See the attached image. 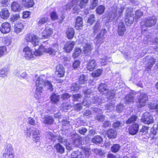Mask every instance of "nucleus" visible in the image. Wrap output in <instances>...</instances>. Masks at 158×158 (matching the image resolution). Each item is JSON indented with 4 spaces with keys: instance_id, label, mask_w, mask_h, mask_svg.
Returning a JSON list of instances; mask_svg holds the SVG:
<instances>
[{
    "instance_id": "nucleus-24",
    "label": "nucleus",
    "mask_w": 158,
    "mask_h": 158,
    "mask_svg": "<svg viewBox=\"0 0 158 158\" xmlns=\"http://www.w3.org/2000/svg\"><path fill=\"white\" fill-rule=\"evenodd\" d=\"M96 65V63L95 60H90L87 63V68L89 71H92L94 69Z\"/></svg>"
},
{
    "instance_id": "nucleus-59",
    "label": "nucleus",
    "mask_w": 158,
    "mask_h": 158,
    "mask_svg": "<svg viewBox=\"0 0 158 158\" xmlns=\"http://www.w3.org/2000/svg\"><path fill=\"white\" fill-rule=\"evenodd\" d=\"M28 123L31 125L35 126L36 125L35 120L31 117H29L28 118Z\"/></svg>"
},
{
    "instance_id": "nucleus-46",
    "label": "nucleus",
    "mask_w": 158,
    "mask_h": 158,
    "mask_svg": "<svg viewBox=\"0 0 158 158\" xmlns=\"http://www.w3.org/2000/svg\"><path fill=\"white\" fill-rule=\"evenodd\" d=\"M87 80L86 77L83 74L81 75L79 79V84H85L86 81Z\"/></svg>"
},
{
    "instance_id": "nucleus-9",
    "label": "nucleus",
    "mask_w": 158,
    "mask_h": 158,
    "mask_svg": "<svg viewBox=\"0 0 158 158\" xmlns=\"http://www.w3.org/2000/svg\"><path fill=\"white\" fill-rule=\"evenodd\" d=\"M156 20L155 16L148 17L146 19L145 25L147 27H152L156 24Z\"/></svg>"
},
{
    "instance_id": "nucleus-17",
    "label": "nucleus",
    "mask_w": 158,
    "mask_h": 158,
    "mask_svg": "<svg viewBox=\"0 0 158 158\" xmlns=\"http://www.w3.org/2000/svg\"><path fill=\"white\" fill-rule=\"evenodd\" d=\"M0 30L3 34L9 33L10 31V24L7 22L3 23L1 26Z\"/></svg>"
},
{
    "instance_id": "nucleus-34",
    "label": "nucleus",
    "mask_w": 158,
    "mask_h": 158,
    "mask_svg": "<svg viewBox=\"0 0 158 158\" xmlns=\"http://www.w3.org/2000/svg\"><path fill=\"white\" fill-rule=\"evenodd\" d=\"M43 122L46 124H51L54 122V120L52 116H46L43 118Z\"/></svg>"
},
{
    "instance_id": "nucleus-58",
    "label": "nucleus",
    "mask_w": 158,
    "mask_h": 158,
    "mask_svg": "<svg viewBox=\"0 0 158 158\" xmlns=\"http://www.w3.org/2000/svg\"><path fill=\"white\" fill-rule=\"evenodd\" d=\"M123 126V124L119 121H117L113 124V127L115 128L121 127Z\"/></svg>"
},
{
    "instance_id": "nucleus-64",
    "label": "nucleus",
    "mask_w": 158,
    "mask_h": 158,
    "mask_svg": "<svg viewBox=\"0 0 158 158\" xmlns=\"http://www.w3.org/2000/svg\"><path fill=\"white\" fill-rule=\"evenodd\" d=\"M19 18V15L18 14H16L12 15L10 19L12 21L14 22L17 20Z\"/></svg>"
},
{
    "instance_id": "nucleus-14",
    "label": "nucleus",
    "mask_w": 158,
    "mask_h": 158,
    "mask_svg": "<svg viewBox=\"0 0 158 158\" xmlns=\"http://www.w3.org/2000/svg\"><path fill=\"white\" fill-rule=\"evenodd\" d=\"M75 44V42L73 41H67L65 44L64 49L67 52H69L73 49Z\"/></svg>"
},
{
    "instance_id": "nucleus-43",
    "label": "nucleus",
    "mask_w": 158,
    "mask_h": 158,
    "mask_svg": "<svg viewBox=\"0 0 158 158\" xmlns=\"http://www.w3.org/2000/svg\"><path fill=\"white\" fill-rule=\"evenodd\" d=\"M137 118V117L135 115L131 116L126 121L127 124H129L131 123H134L136 121Z\"/></svg>"
},
{
    "instance_id": "nucleus-52",
    "label": "nucleus",
    "mask_w": 158,
    "mask_h": 158,
    "mask_svg": "<svg viewBox=\"0 0 158 158\" xmlns=\"http://www.w3.org/2000/svg\"><path fill=\"white\" fill-rule=\"evenodd\" d=\"M88 0H80L79 5L81 8H84L87 4Z\"/></svg>"
},
{
    "instance_id": "nucleus-38",
    "label": "nucleus",
    "mask_w": 158,
    "mask_h": 158,
    "mask_svg": "<svg viewBox=\"0 0 158 158\" xmlns=\"http://www.w3.org/2000/svg\"><path fill=\"white\" fill-rule=\"evenodd\" d=\"M48 20V18L47 17L41 18L38 21V24L39 26L47 22Z\"/></svg>"
},
{
    "instance_id": "nucleus-41",
    "label": "nucleus",
    "mask_w": 158,
    "mask_h": 158,
    "mask_svg": "<svg viewBox=\"0 0 158 158\" xmlns=\"http://www.w3.org/2000/svg\"><path fill=\"white\" fill-rule=\"evenodd\" d=\"M101 26L100 22L97 21L94 27H93V30L94 33H96L100 29Z\"/></svg>"
},
{
    "instance_id": "nucleus-15",
    "label": "nucleus",
    "mask_w": 158,
    "mask_h": 158,
    "mask_svg": "<svg viewBox=\"0 0 158 158\" xmlns=\"http://www.w3.org/2000/svg\"><path fill=\"white\" fill-rule=\"evenodd\" d=\"M24 52V57L27 60L31 59L34 57V55L32 54V52L30 48L26 47L23 49Z\"/></svg>"
},
{
    "instance_id": "nucleus-62",
    "label": "nucleus",
    "mask_w": 158,
    "mask_h": 158,
    "mask_svg": "<svg viewBox=\"0 0 158 158\" xmlns=\"http://www.w3.org/2000/svg\"><path fill=\"white\" fill-rule=\"evenodd\" d=\"M81 96H82L80 94H74L72 97L73 100L74 101H77L81 98Z\"/></svg>"
},
{
    "instance_id": "nucleus-27",
    "label": "nucleus",
    "mask_w": 158,
    "mask_h": 158,
    "mask_svg": "<svg viewBox=\"0 0 158 158\" xmlns=\"http://www.w3.org/2000/svg\"><path fill=\"white\" fill-rule=\"evenodd\" d=\"M45 51V45L44 43L38 49L35 50L34 52L35 56H37L42 55Z\"/></svg>"
},
{
    "instance_id": "nucleus-2",
    "label": "nucleus",
    "mask_w": 158,
    "mask_h": 158,
    "mask_svg": "<svg viewBox=\"0 0 158 158\" xmlns=\"http://www.w3.org/2000/svg\"><path fill=\"white\" fill-rule=\"evenodd\" d=\"M124 8V6H121L117 11V6L116 5H114L110 9V12L107 15L108 19L112 20L116 16L117 13H118V15L119 16L122 15L123 12Z\"/></svg>"
},
{
    "instance_id": "nucleus-53",
    "label": "nucleus",
    "mask_w": 158,
    "mask_h": 158,
    "mask_svg": "<svg viewBox=\"0 0 158 158\" xmlns=\"http://www.w3.org/2000/svg\"><path fill=\"white\" fill-rule=\"evenodd\" d=\"M7 48L5 46H0V57L2 56L6 52Z\"/></svg>"
},
{
    "instance_id": "nucleus-32",
    "label": "nucleus",
    "mask_w": 158,
    "mask_h": 158,
    "mask_svg": "<svg viewBox=\"0 0 158 158\" xmlns=\"http://www.w3.org/2000/svg\"><path fill=\"white\" fill-rule=\"evenodd\" d=\"M54 148H55L57 152L60 154H62L64 152V147L59 143L55 145L54 146Z\"/></svg>"
},
{
    "instance_id": "nucleus-51",
    "label": "nucleus",
    "mask_w": 158,
    "mask_h": 158,
    "mask_svg": "<svg viewBox=\"0 0 158 158\" xmlns=\"http://www.w3.org/2000/svg\"><path fill=\"white\" fill-rule=\"evenodd\" d=\"M108 59V58L106 56H104V57L102 59H100L99 60V62H100L101 65L103 66L107 64Z\"/></svg>"
},
{
    "instance_id": "nucleus-42",
    "label": "nucleus",
    "mask_w": 158,
    "mask_h": 158,
    "mask_svg": "<svg viewBox=\"0 0 158 158\" xmlns=\"http://www.w3.org/2000/svg\"><path fill=\"white\" fill-rule=\"evenodd\" d=\"M125 101L126 103H128L134 101V97L131 94L127 95L125 98Z\"/></svg>"
},
{
    "instance_id": "nucleus-61",
    "label": "nucleus",
    "mask_w": 158,
    "mask_h": 158,
    "mask_svg": "<svg viewBox=\"0 0 158 158\" xmlns=\"http://www.w3.org/2000/svg\"><path fill=\"white\" fill-rule=\"evenodd\" d=\"M114 107L113 105L111 104L106 105L105 106V109L107 110V111H110L114 109Z\"/></svg>"
},
{
    "instance_id": "nucleus-57",
    "label": "nucleus",
    "mask_w": 158,
    "mask_h": 158,
    "mask_svg": "<svg viewBox=\"0 0 158 158\" xmlns=\"http://www.w3.org/2000/svg\"><path fill=\"white\" fill-rule=\"evenodd\" d=\"M124 106L123 105L120 103L116 107V110L118 113L121 112L123 110Z\"/></svg>"
},
{
    "instance_id": "nucleus-56",
    "label": "nucleus",
    "mask_w": 158,
    "mask_h": 158,
    "mask_svg": "<svg viewBox=\"0 0 158 158\" xmlns=\"http://www.w3.org/2000/svg\"><path fill=\"white\" fill-rule=\"evenodd\" d=\"M79 42L80 43L82 44V46L84 44H86L87 43H88L85 37H84V36L82 35L79 36Z\"/></svg>"
},
{
    "instance_id": "nucleus-35",
    "label": "nucleus",
    "mask_w": 158,
    "mask_h": 158,
    "mask_svg": "<svg viewBox=\"0 0 158 158\" xmlns=\"http://www.w3.org/2000/svg\"><path fill=\"white\" fill-rule=\"evenodd\" d=\"M46 138L51 141H55V139L57 138L56 136H55L53 133L50 132H47L45 134Z\"/></svg>"
},
{
    "instance_id": "nucleus-29",
    "label": "nucleus",
    "mask_w": 158,
    "mask_h": 158,
    "mask_svg": "<svg viewBox=\"0 0 158 158\" xmlns=\"http://www.w3.org/2000/svg\"><path fill=\"white\" fill-rule=\"evenodd\" d=\"M22 2L24 6L27 8L32 7L34 4L33 0H23Z\"/></svg>"
},
{
    "instance_id": "nucleus-28",
    "label": "nucleus",
    "mask_w": 158,
    "mask_h": 158,
    "mask_svg": "<svg viewBox=\"0 0 158 158\" xmlns=\"http://www.w3.org/2000/svg\"><path fill=\"white\" fill-rule=\"evenodd\" d=\"M12 10L15 12H18L20 10L21 8L20 4L17 2H13L11 5Z\"/></svg>"
},
{
    "instance_id": "nucleus-4",
    "label": "nucleus",
    "mask_w": 158,
    "mask_h": 158,
    "mask_svg": "<svg viewBox=\"0 0 158 158\" xmlns=\"http://www.w3.org/2000/svg\"><path fill=\"white\" fill-rule=\"evenodd\" d=\"M106 85L104 83H101L99 86L98 89L99 91L103 94H106L107 98L109 100L114 98L115 91L114 90H108Z\"/></svg>"
},
{
    "instance_id": "nucleus-50",
    "label": "nucleus",
    "mask_w": 158,
    "mask_h": 158,
    "mask_svg": "<svg viewBox=\"0 0 158 158\" xmlns=\"http://www.w3.org/2000/svg\"><path fill=\"white\" fill-rule=\"evenodd\" d=\"M120 147L118 144H114L111 148V151L113 152H117L119 149Z\"/></svg>"
},
{
    "instance_id": "nucleus-7",
    "label": "nucleus",
    "mask_w": 158,
    "mask_h": 158,
    "mask_svg": "<svg viewBox=\"0 0 158 158\" xmlns=\"http://www.w3.org/2000/svg\"><path fill=\"white\" fill-rule=\"evenodd\" d=\"M141 120L143 123L147 124H152L154 122L152 116L148 112H145L142 115Z\"/></svg>"
},
{
    "instance_id": "nucleus-39",
    "label": "nucleus",
    "mask_w": 158,
    "mask_h": 158,
    "mask_svg": "<svg viewBox=\"0 0 158 158\" xmlns=\"http://www.w3.org/2000/svg\"><path fill=\"white\" fill-rule=\"evenodd\" d=\"M143 15V12L140 10H137L135 12V16H134L135 20L137 21Z\"/></svg>"
},
{
    "instance_id": "nucleus-49",
    "label": "nucleus",
    "mask_w": 158,
    "mask_h": 158,
    "mask_svg": "<svg viewBox=\"0 0 158 158\" xmlns=\"http://www.w3.org/2000/svg\"><path fill=\"white\" fill-rule=\"evenodd\" d=\"M80 86L78 85L77 84L74 83L72 84L71 87V89L72 91H76L78 90L80 88Z\"/></svg>"
},
{
    "instance_id": "nucleus-31",
    "label": "nucleus",
    "mask_w": 158,
    "mask_h": 158,
    "mask_svg": "<svg viewBox=\"0 0 158 158\" xmlns=\"http://www.w3.org/2000/svg\"><path fill=\"white\" fill-rule=\"evenodd\" d=\"M50 99L53 102L57 104L60 101V97L58 94H53L50 97Z\"/></svg>"
},
{
    "instance_id": "nucleus-37",
    "label": "nucleus",
    "mask_w": 158,
    "mask_h": 158,
    "mask_svg": "<svg viewBox=\"0 0 158 158\" xmlns=\"http://www.w3.org/2000/svg\"><path fill=\"white\" fill-rule=\"evenodd\" d=\"M9 70L6 68H4L0 70V76L1 77H4L6 76L8 73Z\"/></svg>"
},
{
    "instance_id": "nucleus-47",
    "label": "nucleus",
    "mask_w": 158,
    "mask_h": 158,
    "mask_svg": "<svg viewBox=\"0 0 158 158\" xmlns=\"http://www.w3.org/2000/svg\"><path fill=\"white\" fill-rule=\"evenodd\" d=\"M81 49L79 48H76L74 51V53L73 54V57L75 58L79 56L81 52Z\"/></svg>"
},
{
    "instance_id": "nucleus-23",
    "label": "nucleus",
    "mask_w": 158,
    "mask_h": 158,
    "mask_svg": "<svg viewBox=\"0 0 158 158\" xmlns=\"http://www.w3.org/2000/svg\"><path fill=\"white\" fill-rule=\"evenodd\" d=\"M52 29L46 27L42 33V35L44 38H47L51 36L52 34Z\"/></svg>"
},
{
    "instance_id": "nucleus-44",
    "label": "nucleus",
    "mask_w": 158,
    "mask_h": 158,
    "mask_svg": "<svg viewBox=\"0 0 158 158\" xmlns=\"http://www.w3.org/2000/svg\"><path fill=\"white\" fill-rule=\"evenodd\" d=\"M102 72V69H98L92 73V76L93 77H98L101 75Z\"/></svg>"
},
{
    "instance_id": "nucleus-48",
    "label": "nucleus",
    "mask_w": 158,
    "mask_h": 158,
    "mask_svg": "<svg viewBox=\"0 0 158 158\" xmlns=\"http://www.w3.org/2000/svg\"><path fill=\"white\" fill-rule=\"evenodd\" d=\"M90 3V8L92 9H94L98 5V0H91Z\"/></svg>"
},
{
    "instance_id": "nucleus-36",
    "label": "nucleus",
    "mask_w": 158,
    "mask_h": 158,
    "mask_svg": "<svg viewBox=\"0 0 158 158\" xmlns=\"http://www.w3.org/2000/svg\"><path fill=\"white\" fill-rule=\"evenodd\" d=\"M103 141L102 139L99 135L95 136L92 139L91 141L92 143L96 144L101 143Z\"/></svg>"
},
{
    "instance_id": "nucleus-1",
    "label": "nucleus",
    "mask_w": 158,
    "mask_h": 158,
    "mask_svg": "<svg viewBox=\"0 0 158 158\" xmlns=\"http://www.w3.org/2000/svg\"><path fill=\"white\" fill-rule=\"evenodd\" d=\"M45 85L48 89L50 91L53 90L52 85L48 81H44L41 77H37L35 83L36 89L35 94H40L42 92L43 87Z\"/></svg>"
},
{
    "instance_id": "nucleus-63",
    "label": "nucleus",
    "mask_w": 158,
    "mask_h": 158,
    "mask_svg": "<svg viewBox=\"0 0 158 158\" xmlns=\"http://www.w3.org/2000/svg\"><path fill=\"white\" fill-rule=\"evenodd\" d=\"M148 107L150 109L154 110L157 107V105L156 103L151 102L148 104Z\"/></svg>"
},
{
    "instance_id": "nucleus-18",
    "label": "nucleus",
    "mask_w": 158,
    "mask_h": 158,
    "mask_svg": "<svg viewBox=\"0 0 158 158\" xmlns=\"http://www.w3.org/2000/svg\"><path fill=\"white\" fill-rule=\"evenodd\" d=\"M73 144L76 147H78L82 143L81 139L77 134H75L73 137Z\"/></svg>"
},
{
    "instance_id": "nucleus-16",
    "label": "nucleus",
    "mask_w": 158,
    "mask_h": 158,
    "mask_svg": "<svg viewBox=\"0 0 158 158\" xmlns=\"http://www.w3.org/2000/svg\"><path fill=\"white\" fill-rule=\"evenodd\" d=\"M139 125L138 124L134 123L130 126L128 128L129 133L132 135H135L138 131Z\"/></svg>"
},
{
    "instance_id": "nucleus-12",
    "label": "nucleus",
    "mask_w": 158,
    "mask_h": 158,
    "mask_svg": "<svg viewBox=\"0 0 158 158\" xmlns=\"http://www.w3.org/2000/svg\"><path fill=\"white\" fill-rule=\"evenodd\" d=\"M65 73V70L63 66L61 64H58L56 67V74L59 77H63L64 76Z\"/></svg>"
},
{
    "instance_id": "nucleus-8",
    "label": "nucleus",
    "mask_w": 158,
    "mask_h": 158,
    "mask_svg": "<svg viewBox=\"0 0 158 158\" xmlns=\"http://www.w3.org/2000/svg\"><path fill=\"white\" fill-rule=\"evenodd\" d=\"M106 32V31L105 29H102L100 32L98 34L95 38V43L97 46L102 44L104 42L105 39V34Z\"/></svg>"
},
{
    "instance_id": "nucleus-33",
    "label": "nucleus",
    "mask_w": 158,
    "mask_h": 158,
    "mask_svg": "<svg viewBox=\"0 0 158 158\" xmlns=\"http://www.w3.org/2000/svg\"><path fill=\"white\" fill-rule=\"evenodd\" d=\"M0 15L3 19H7L9 16L8 10L5 8L2 9Z\"/></svg>"
},
{
    "instance_id": "nucleus-11",
    "label": "nucleus",
    "mask_w": 158,
    "mask_h": 158,
    "mask_svg": "<svg viewBox=\"0 0 158 158\" xmlns=\"http://www.w3.org/2000/svg\"><path fill=\"white\" fill-rule=\"evenodd\" d=\"M83 51L86 56L89 55L91 53L92 49V45L90 43H87L86 44H84L83 45Z\"/></svg>"
},
{
    "instance_id": "nucleus-19",
    "label": "nucleus",
    "mask_w": 158,
    "mask_h": 158,
    "mask_svg": "<svg viewBox=\"0 0 158 158\" xmlns=\"http://www.w3.org/2000/svg\"><path fill=\"white\" fill-rule=\"evenodd\" d=\"M126 30L123 23L121 22L119 23L118 25V33L119 35L123 36Z\"/></svg>"
},
{
    "instance_id": "nucleus-21",
    "label": "nucleus",
    "mask_w": 158,
    "mask_h": 158,
    "mask_svg": "<svg viewBox=\"0 0 158 158\" xmlns=\"http://www.w3.org/2000/svg\"><path fill=\"white\" fill-rule=\"evenodd\" d=\"M82 18L80 16H78L76 20L75 28L77 30L81 29L82 28L83 26Z\"/></svg>"
},
{
    "instance_id": "nucleus-40",
    "label": "nucleus",
    "mask_w": 158,
    "mask_h": 158,
    "mask_svg": "<svg viewBox=\"0 0 158 158\" xmlns=\"http://www.w3.org/2000/svg\"><path fill=\"white\" fill-rule=\"evenodd\" d=\"M105 7L103 5H100L98 6L96 10V12L99 15L102 14L104 12Z\"/></svg>"
},
{
    "instance_id": "nucleus-20",
    "label": "nucleus",
    "mask_w": 158,
    "mask_h": 158,
    "mask_svg": "<svg viewBox=\"0 0 158 158\" xmlns=\"http://www.w3.org/2000/svg\"><path fill=\"white\" fill-rule=\"evenodd\" d=\"M144 60V61L146 62L145 63H147L146 64L147 66V70L148 71L155 63V60L152 57L150 58L147 57Z\"/></svg>"
},
{
    "instance_id": "nucleus-5",
    "label": "nucleus",
    "mask_w": 158,
    "mask_h": 158,
    "mask_svg": "<svg viewBox=\"0 0 158 158\" xmlns=\"http://www.w3.org/2000/svg\"><path fill=\"white\" fill-rule=\"evenodd\" d=\"M134 19L132 8H127L126 10L125 19V22L126 25H130L133 23Z\"/></svg>"
},
{
    "instance_id": "nucleus-13",
    "label": "nucleus",
    "mask_w": 158,
    "mask_h": 158,
    "mask_svg": "<svg viewBox=\"0 0 158 158\" xmlns=\"http://www.w3.org/2000/svg\"><path fill=\"white\" fill-rule=\"evenodd\" d=\"M58 50V45L55 44L52 47L46 48L45 47L44 52L51 55H54L56 52Z\"/></svg>"
},
{
    "instance_id": "nucleus-30",
    "label": "nucleus",
    "mask_w": 158,
    "mask_h": 158,
    "mask_svg": "<svg viewBox=\"0 0 158 158\" xmlns=\"http://www.w3.org/2000/svg\"><path fill=\"white\" fill-rule=\"evenodd\" d=\"M23 27V25L21 23L18 22L15 24V31L17 33H19L21 31Z\"/></svg>"
},
{
    "instance_id": "nucleus-60",
    "label": "nucleus",
    "mask_w": 158,
    "mask_h": 158,
    "mask_svg": "<svg viewBox=\"0 0 158 158\" xmlns=\"http://www.w3.org/2000/svg\"><path fill=\"white\" fill-rule=\"evenodd\" d=\"M87 131V129L84 127L80 128L78 130V132L81 135H84Z\"/></svg>"
},
{
    "instance_id": "nucleus-26",
    "label": "nucleus",
    "mask_w": 158,
    "mask_h": 158,
    "mask_svg": "<svg viewBox=\"0 0 158 158\" xmlns=\"http://www.w3.org/2000/svg\"><path fill=\"white\" fill-rule=\"evenodd\" d=\"M107 135L109 138L114 139L117 136V132L115 129H110L107 131Z\"/></svg>"
},
{
    "instance_id": "nucleus-6",
    "label": "nucleus",
    "mask_w": 158,
    "mask_h": 158,
    "mask_svg": "<svg viewBox=\"0 0 158 158\" xmlns=\"http://www.w3.org/2000/svg\"><path fill=\"white\" fill-rule=\"evenodd\" d=\"M25 39L27 42H31L34 46L38 45L40 44V38L32 34H29L27 35Z\"/></svg>"
},
{
    "instance_id": "nucleus-25",
    "label": "nucleus",
    "mask_w": 158,
    "mask_h": 158,
    "mask_svg": "<svg viewBox=\"0 0 158 158\" xmlns=\"http://www.w3.org/2000/svg\"><path fill=\"white\" fill-rule=\"evenodd\" d=\"M33 140L36 142H38L40 139V133L38 129L33 128L32 129Z\"/></svg>"
},
{
    "instance_id": "nucleus-45",
    "label": "nucleus",
    "mask_w": 158,
    "mask_h": 158,
    "mask_svg": "<svg viewBox=\"0 0 158 158\" xmlns=\"http://www.w3.org/2000/svg\"><path fill=\"white\" fill-rule=\"evenodd\" d=\"M149 127L145 126H143L141 129L140 130L139 132L142 134V135H145L148 131Z\"/></svg>"
},
{
    "instance_id": "nucleus-10",
    "label": "nucleus",
    "mask_w": 158,
    "mask_h": 158,
    "mask_svg": "<svg viewBox=\"0 0 158 158\" xmlns=\"http://www.w3.org/2000/svg\"><path fill=\"white\" fill-rule=\"evenodd\" d=\"M80 0H72L69 3H68L67 4L64 5L61 8V11L64 12L67 10H69L72 6L77 4Z\"/></svg>"
},
{
    "instance_id": "nucleus-54",
    "label": "nucleus",
    "mask_w": 158,
    "mask_h": 158,
    "mask_svg": "<svg viewBox=\"0 0 158 158\" xmlns=\"http://www.w3.org/2000/svg\"><path fill=\"white\" fill-rule=\"evenodd\" d=\"M95 21V16L94 14H92L90 15L88 18L87 22L90 24H92Z\"/></svg>"
},
{
    "instance_id": "nucleus-55",
    "label": "nucleus",
    "mask_w": 158,
    "mask_h": 158,
    "mask_svg": "<svg viewBox=\"0 0 158 158\" xmlns=\"http://www.w3.org/2000/svg\"><path fill=\"white\" fill-rule=\"evenodd\" d=\"M89 100V99H87L86 98H85L83 101L82 104L86 107H89L90 106L91 102V101Z\"/></svg>"
},
{
    "instance_id": "nucleus-22",
    "label": "nucleus",
    "mask_w": 158,
    "mask_h": 158,
    "mask_svg": "<svg viewBox=\"0 0 158 158\" xmlns=\"http://www.w3.org/2000/svg\"><path fill=\"white\" fill-rule=\"evenodd\" d=\"M65 33L67 37L69 39H72L75 34L74 30L73 28L69 27L66 29Z\"/></svg>"
},
{
    "instance_id": "nucleus-3",
    "label": "nucleus",
    "mask_w": 158,
    "mask_h": 158,
    "mask_svg": "<svg viewBox=\"0 0 158 158\" xmlns=\"http://www.w3.org/2000/svg\"><path fill=\"white\" fill-rule=\"evenodd\" d=\"M137 106L139 107H142L145 106L148 100V96L147 94L143 91L138 93L137 95Z\"/></svg>"
}]
</instances>
